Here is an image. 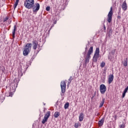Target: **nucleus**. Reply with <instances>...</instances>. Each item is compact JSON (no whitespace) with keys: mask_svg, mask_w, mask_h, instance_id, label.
<instances>
[{"mask_svg":"<svg viewBox=\"0 0 128 128\" xmlns=\"http://www.w3.org/2000/svg\"><path fill=\"white\" fill-rule=\"evenodd\" d=\"M74 128H78V123H75Z\"/></svg>","mask_w":128,"mask_h":128,"instance_id":"473e14b6","label":"nucleus"},{"mask_svg":"<svg viewBox=\"0 0 128 128\" xmlns=\"http://www.w3.org/2000/svg\"><path fill=\"white\" fill-rule=\"evenodd\" d=\"M46 122H48V119H46V118H44V117L42 122V124H46Z\"/></svg>","mask_w":128,"mask_h":128,"instance_id":"aec40b11","label":"nucleus"},{"mask_svg":"<svg viewBox=\"0 0 128 128\" xmlns=\"http://www.w3.org/2000/svg\"><path fill=\"white\" fill-rule=\"evenodd\" d=\"M120 10H121V8H119V12H120Z\"/></svg>","mask_w":128,"mask_h":128,"instance_id":"79ce46f5","label":"nucleus"},{"mask_svg":"<svg viewBox=\"0 0 128 128\" xmlns=\"http://www.w3.org/2000/svg\"><path fill=\"white\" fill-rule=\"evenodd\" d=\"M98 58H100V48H96L94 56H93V62H98Z\"/></svg>","mask_w":128,"mask_h":128,"instance_id":"39448f33","label":"nucleus"},{"mask_svg":"<svg viewBox=\"0 0 128 128\" xmlns=\"http://www.w3.org/2000/svg\"><path fill=\"white\" fill-rule=\"evenodd\" d=\"M106 99L104 98H102V101L100 104L99 108H102V106H104V100Z\"/></svg>","mask_w":128,"mask_h":128,"instance_id":"dca6fc26","label":"nucleus"},{"mask_svg":"<svg viewBox=\"0 0 128 128\" xmlns=\"http://www.w3.org/2000/svg\"><path fill=\"white\" fill-rule=\"evenodd\" d=\"M90 44V43H88V44H87L86 45V48H85V51L86 52H88V46Z\"/></svg>","mask_w":128,"mask_h":128,"instance_id":"72a5a7b5","label":"nucleus"},{"mask_svg":"<svg viewBox=\"0 0 128 128\" xmlns=\"http://www.w3.org/2000/svg\"><path fill=\"white\" fill-rule=\"evenodd\" d=\"M122 8L124 12H126L128 10V6L126 5V2L124 1L122 5Z\"/></svg>","mask_w":128,"mask_h":128,"instance_id":"1a4fd4ad","label":"nucleus"},{"mask_svg":"<svg viewBox=\"0 0 128 128\" xmlns=\"http://www.w3.org/2000/svg\"><path fill=\"white\" fill-rule=\"evenodd\" d=\"M86 52H84V53H83V54H84V56H86Z\"/></svg>","mask_w":128,"mask_h":128,"instance_id":"58836bf2","label":"nucleus"},{"mask_svg":"<svg viewBox=\"0 0 128 128\" xmlns=\"http://www.w3.org/2000/svg\"><path fill=\"white\" fill-rule=\"evenodd\" d=\"M100 90L102 94H104L106 92V86L104 84L100 85Z\"/></svg>","mask_w":128,"mask_h":128,"instance_id":"0eeeda50","label":"nucleus"},{"mask_svg":"<svg viewBox=\"0 0 128 128\" xmlns=\"http://www.w3.org/2000/svg\"><path fill=\"white\" fill-rule=\"evenodd\" d=\"M104 118H102V119L98 121V124L100 126H102L104 124Z\"/></svg>","mask_w":128,"mask_h":128,"instance_id":"4468645a","label":"nucleus"},{"mask_svg":"<svg viewBox=\"0 0 128 128\" xmlns=\"http://www.w3.org/2000/svg\"><path fill=\"white\" fill-rule=\"evenodd\" d=\"M114 80V75L110 74L109 76V77L108 78V83L109 84H110L112 82V81Z\"/></svg>","mask_w":128,"mask_h":128,"instance_id":"9b49d317","label":"nucleus"},{"mask_svg":"<svg viewBox=\"0 0 128 128\" xmlns=\"http://www.w3.org/2000/svg\"><path fill=\"white\" fill-rule=\"evenodd\" d=\"M126 92H123L122 94V98H124V96H126Z\"/></svg>","mask_w":128,"mask_h":128,"instance_id":"f704fd0d","label":"nucleus"},{"mask_svg":"<svg viewBox=\"0 0 128 128\" xmlns=\"http://www.w3.org/2000/svg\"><path fill=\"white\" fill-rule=\"evenodd\" d=\"M48 114H49V116H50V111L48 112L45 114V116H48Z\"/></svg>","mask_w":128,"mask_h":128,"instance_id":"c756f323","label":"nucleus"},{"mask_svg":"<svg viewBox=\"0 0 128 128\" xmlns=\"http://www.w3.org/2000/svg\"><path fill=\"white\" fill-rule=\"evenodd\" d=\"M128 90V86H127L126 88L124 89V92L126 93Z\"/></svg>","mask_w":128,"mask_h":128,"instance_id":"7c9ffc66","label":"nucleus"},{"mask_svg":"<svg viewBox=\"0 0 128 128\" xmlns=\"http://www.w3.org/2000/svg\"><path fill=\"white\" fill-rule=\"evenodd\" d=\"M56 21L55 22L54 24H56Z\"/></svg>","mask_w":128,"mask_h":128,"instance_id":"37998d69","label":"nucleus"},{"mask_svg":"<svg viewBox=\"0 0 128 128\" xmlns=\"http://www.w3.org/2000/svg\"><path fill=\"white\" fill-rule=\"evenodd\" d=\"M46 10L47 12H50V6H47Z\"/></svg>","mask_w":128,"mask_h":128,"instance_id":"393cba45","label":"nucleus"},{"mask_svg":"<svg viewBox=\"0 0 128 128\" xmlns=\"http://www.w3.org/2000/svg\"><path fill=\"white\" fill-rule=\"evenodd\" d=\"M124 66H128V58H126L124 62Z\"/></svg>","mask_w":128,"mask_h":128,"instance_id":"6ab92c4d","label":"nucleus"},{"mask_svg":"<svg viewBox=\"0 0 128 128\" xmlns=\"http://www.w3.org/2000/svg\"><path fill=\"white\" fill-rule=\"evenodd\" d=\"M62 92L64 94L66 92V81H62L60 84Z\"/></svg>","mask_w":128,"mask_h":128,"instance_id":"6e6552de","label":"nucleus"},{"mask_svg":"<svg viewBox=\"0 0 128 128\" xmlns=\"http://www.w3.org/2000/svg\"><path fill=\"white\" fill-rule=\"evenodd\" d=\"M60 112H56L54 114V116L56 118H58V116H60Z\"/></svg>","mask_w":128,"mask_h":128,"instance_id":"a211bd4d","label":"nucleus"},{"mask_svg":"<svg viewBox=\"0 0 128 128\" xmlns=\"http://www.w3.org/2000/svg\"><path fill=\"white\" fill-rule=\"evenodd\" d=\"M106 99L104 98H102V101L100 104L99 108H102V106H104V100Z\"/></svg>","mask_w":128,"mask_h":128,"instance_id":"2eb2a0df","label":"nucleus"},{"mask_svg":"<svg viewBox=\"0 0 128 128\" xmlns=\"http://www.w3.org/2000/svg\"><path fill=\"white\" fill-rule=\"evenodd\" d=\"M68 106H70V103L68 102H67L65 104L64 106V108L65 110H68Z\"/></svg>","mask_w":128,"mask_h":128,"instance_id":"f3484780","label":"nucleus"},{"mask_svg":"<svg viewBox=\"0 0 128 128\" xmlns=\"http://www.w3.org/2000/svg\"><path fill=\"white\" fill-rule=\"evenodd\" d=\"M40 4L38 3H35L34 2V4L32 5V7H30V8L28 10H30V8H32V12L34 14H36L38 10H40Z\"/></svg>","mask_w":128,"mask_h":128,"instance_id":"7ed1b4c3","label":"nucleus"},{"mask_svg":"<svg viewBox=\"0 0 128 128\" xmlns=\"http://www.w3.org/2000/svg\"><path fill=\"white\" fill-rule=\"evenodd\" d=\"M104 66H106V62H102L101 63L100 66L101 68H104Z\"/></svg>","mask_w":128,"mask_h":128,"instance_id":"4be33fe9","label":"nucleus"},{"mask_svg":"<svg viewBox=\"0 0 128 128\" xmlns=\"http://www.w3.org/2000/svg\"><path fill=\"white\" fill-rule=\"evenodd\" d=\"M44 118H46V120H48V118H50V114H48V116L45 115L44 116Z\"/></svg>","mask_w":128,"mask_h":128,"instance_id":"2f4dec72","label":"nucleus"},{"mask_svg":"<svg viewBox=\"0 0 128 128\" xmlns=\"http://www.w3.org/2000/svg\"><path fill=\"white\" fill-rule=\"evenodd\" d=\"M32 46V43H28L24 46V50H23V55L24 56H28V54L30 52Z\"/></svg>","mask_w":128,"mask_h":128,"instance_id":"f257e3e1","label":"nucleus"},{"mask_svg":"<svg viewBox=\"0 0 128 128\" xmlns=\"http://www.w3.org/2000/svg\"><path fill=\"white\" fill-rule=\"evenodd\" d=\"M72 76H71L68 80V84H70V82H72Z\"/></svg>","mask_w":128,"mask_h":128,"instance_id":"b1692460","label":"nucleus"},{"mask_svg":"<svg viewBox=\"0 0 128 128\" xmlns=\"http://www.w3.org/2000/svg\"><path fill=\"white\" fill-rule=\"evenodd\" d=\"M18 2H16L14 4V10H16V6H18Z\"/></svg>","mask_w":128,"mask_h":128,"instance_id":"a878e982","label":"nucleus"},{"mask_svg":"<svg viewBox=\"0 0 128 128\" xmlns=\"http://www.w3.org/2000/svg\"><path fill=\"white\" fill-rule=\"evenodd\" d=\"M112 29L110 28L109 30L108 36H112Z\"/></svg>","mask_w":128,"mask_h":128,"instance_id":"5701e85b","label":"nucleus"},{"mask_svg":"<svg viewBox=\"0 0 128 128\" xmlns=\"http://www.w3.org/2000/svg\"><path fill=\"white\" fill-rule=\"evenodd\" d=\"M18 2H20V0H16V2H18Z\"/></svg>","mask_w":128,"mask_h":128,"instance_id":"ea45409f","label":"nucleus"},{"mask_svg":"<svg viewBox=\"0 0 128 128\" xmlns=\"http://www.w3.org/2000/svg\"><path fill=\"white\" fill-rule=\"evenodd\" d=\"M84 113H80L79 116V121L82 122V120H84Z\"/></svg>","mask_w":128,"mask_h":128,"instance_id":"f8f14e48","label":"nucleus"},{"mask_svg":"<svg viewBox=\"0 0 128 128\" xmlns=\"http://www.w3.org/2000/svg\"><path fill=\"white\" fill-rule=\"evenodd\" d=\"M113 14H114V12H112V7H111L110 9V11L109 12L108 16V18L107 20L108 22L109 23L112 22Z\"/></svg>","mask_w":128,"mask_h":128,"instance_id":"423d86ee","label":"nucleus"},{"mask_svg":"<svg viewBox=\"0 0 128 128\" xmlns=\"http://www.w3.org/2000/svg\"><path fill=\"white\" fill-rule=\"evenodd\" d=\"M126 128V124H122L120 125V128Z\"/></svg>","mask_w":128,"mask_h":128,"instance_id":"cd10ccee","label":"nucleus"},{"mask_svg":"<svg viewBox=\"0 0 128 128\" xmlns=\"http://www.w3.org/2000/svg\"><path fill=\"white\" fill-rule=\"evenodd\" d=\"M117 18H120V16H118Z\"/></svg>","mask_w":128,"mask_h":128,"instance_id":"a19ab883","label":"nucleus"},{"mask_svg":"<svg viewBox=\"0 0 128 128\" xmlns=\"http://www.w3.org/2000/svg\"><path fill=\"white\" fill-rule=\"evenodd\" d=\"M33 49L36 50L38 48V42L36 40H34L32 42Z\"/></svg>","mask_w":128,"mask_h":128,"instance_id":"9d476101","label":"nucleus"},{"mask_svg":"<svg viewBox=\"0 0 128 128\" xmlns=\"http://www.w3.org/2000/svg\"><path fill=\"white\" fill-rule=\"evenodd\" d=\"M18 78H15L14 80V82H15L16 84H14V86H16H16H18ZM16 84V85H15Z\"/></svg>","mask_w":128,"mask_h":128,"instance_id":"412c9836","label":"nucleus"},{"mask_svg":"<svg viewBox=\"0 0 128 128\" xmlns=\"http://www.w3.org/2000/svg\"><path fill=\"white\" fill-rule=\"evenodd\" d=\"M44 106H46V104H44Z\"/></svg>","mask_w":128,"mask_h":128,"instance_id":"c03bdc74","label":"nucleus"},{"mask_svg":"<svg viewBox=\"0 0 128 128\" xmlns=\"http://www.w3.org/2000/svg\"><path fill=\"white\" fill-rule=\"evenodd\" d=\"M116 49H114V50H112L111 51V54H112L114 56V54H116Z\"/></svg>","mask_w":128,"mask_h":128,"instance_id":"bb28decb","label":"nucleus"},{"mask_svg":"<svg viewBox=\"0 0 128 128\" xmlns=\"http://www.w3.org/2000/svg\"><path fill=\"white\" fill-rule=\"evenodd\" d=\"M104 30H106V25L104 24Z\"/></svg>","mask_w":128,"mask_h":128,"instance_id":"c9c22d12","label":"nucleus"},{"mask_svg":"<svg viewBox=\"0 0 128 128\" xmlns=\"http://www.w3.org/2000/svg\"><path fill=\"white\" fill-rule=\"evenodd\" d=\"M92 52H94V46H91L89 48L87 52L86 58H85V64H88V62H90V54H92Z\"/></svg>","mask_w":128,"mask_h":128,"instance_id":"f03ea898","label":"nucleus"},{"mask_svg":"<svg viewBox=\"0 0 128 128\" xmlns=\"http://www.w3.org/2000/svg\"><path fill=\"white\" fill-rule=\"evenodd\" d=\"M16 26L14 25V29L12 32V36L13 38H16Z\"/></svg>","mask_w":128,"mask_h":128,"instance_id":"ddd939ff","label":"nucleus"},{"mask_svg":"<svg viewBox=\"0 0 128 128\" xmlns=\"http://www.w3.org/2000/svg\"><path fill=\"white\" fill-rule=\"evenodd\" d=\"M116 118H118V116L116 115L114 116V120H116Z\"/></svg>","mask_w":128,"mask_h":128,"instance_id":"4c0bfd02","label":"nucleus"},{"mask_svg":"<svg viewBox=\"0 0 128 128\" xmlns=\"http://www.w3.org/2000/svg\"><path fill=\"white\" fill-rule=\"evenodd\" d=\"M8 20V17L6 16V18L3 19V22H6Z\"/></svg>","mask_w":128,"mask_h":128,"instance_id":"c85d7f7f","label":"nucleus"},{"mask_svg":"<svg viewBox=\"0 0 128 128\" xmlns=\"http://www.w3.org/2000/svg\"><path fill=\"white\" fill-rule=\"evenodd\" d=\"M34 4V0H26L24 2V6L26 8L29 9L32 8Z\"/></svg>","mask_w":128,"mask_h":128,"instance_id":"20e7f679","label":"nucleus"},{"mask_svg":"<svg viewBox=\"0 0 128 128\" xmlns=\"http://www.w3.org/2000/svg\"><path fill=\"white\" fill-rule=\"evenodd\" d=\"M108 60H112V57H111V56H108Z\"/></svg>","mask_w":128,"mask_h":128,"instance_id":"e433bc0d","label":"nucleus"}]
</instances>
